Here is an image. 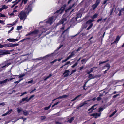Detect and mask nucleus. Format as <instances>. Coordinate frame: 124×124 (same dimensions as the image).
Wrapping results in <instances>:
<instances>
[{
	"instance_id": "f257e3e1",
	"label": "nucleus",
	"mask_w": 124,
	"mask_h": 124,
	"mask_svg": "<svg viewBox=\"0 0 124 124\" xmlns=\"http://www.w3.org/2000/svg\"><path fill=\"white\" fill-rule=\"evenodd\" d=\"M29 5L28 6V8L25 9V11H22L20 13L19 16V18L20 20H25L26 19L27 14L29 12L31 11V9L29 10Z\"/></svg>"
},
{
	"instance_id": "f03ea898",
	"label": "nucleus",
	"mask_w": 124,
	"mask_h": 124,
	"mask_svg": "<svg viewBox=\"0 0 124 124\" xmlns=\"http://www.w3.org/2000/svg\"><path fill=\"white\" fill-rule=\"evenodd\" d=\"M100 0H97L95 3L93 5L92 7V9L93 10H95L96 8L100 4Z\"/></svg>"
},
{
	"instance_id": "7ed1b4c3",
	"label": "nucleus",
	"mask_w": 124,
	"mask_h": 124,
	"mask_svg": "<svg viewBox=\"0 0 124 124\" xmlns=\"http://www.w3.org/2000/svg\"><path fill=\"white\" fill-rule=\"evenodd\" d=\"M18 44L17 43L13 44L10 43L8 44H5L3 45L4 47H6L16 46H18Z\"/></svg>"
},
{
	"instance_id": "20e7f679",
	"label": "nucleus",
	"mask_w": 124,
	"mask_h": 124,
	"mask_svg": "<svg viewBox=\"0 0 124 124\" xmlns=\"http://www.w3.org/2000/svg\"><path fill=\"white\" fill-rule=\"evenodd\" d=\"M65 15H64L63 17L62 18L61 20L60 21L59 23L60 24H63L64 22H66L68 18V16L67 17H65Z\"/></svg>"
},
{
	"instance_id": "39448f33",
	"label": "nucleus",
	"mask_w": 124,
	"mask_h": 124,
	"mask_svg": "<svg viewBox=\"0 0 124 124\" xmlns=\"http://www.w3.org/2000/svg\"><path fill=\"white\" fill-rule=\"evenodd\" d=\"M101 114V113H95L91 114V116H93L95 118H97L98 117L100 116Z\"/></svg>"
},
{
	"instance_id": "423d86ee",
	"label": "nucleus",
	"mask_w": 124,
	"mask_h": 124,
	"mask_svg": "<svg viewBox=\"0 0 124 124\" xmlns=\"http://www.w3.org/2000/svg\"><path fill=\"white\" fill-rule=\"evenodd\" d=\"M97 105V104L94 105L93 106L90 108L88 110V111H90L91 110V111L89 113H91L93 110H95L96 108V107H95Z\"/></svg>"
},
{
	"instance_id": "0eeeda50",
	"label": "nucleus",
	"mask_w": 124,
	"mask_h": 124,
	"mask_svg": "<svg viewBox=\"0 0 124 124\" xmlns=\"http://www.w3.org/2000/svg\"><path fill=\"white\" fill-rule=\"evenodd\" d=\"M70 71L69 70H66L63 73V75H64V77H65L68 76L69 75Z\"/></svg>"
},
{
	"instance_id": "6e6552de",
	"label": "nucleus",
	"mask_w": 124,
	"mask_h": 124,
	"mask_svg": "<svg viewBox=\"0 0 124 124\" xmlns=\"http://www.w3.org/2000/svg\"><path fill=\"white\" fill-rule=\"evenodd\" d=\"M94 21V20L89 19L86 22V24L88 26V25H90L91 24L93 23L92 22Z\"/></svg>"
},
{
	"instance_id": "1a4fd4ad",
	"label": "nucleus",
	"mask_w": 124,
	"mask_h": 124,
	"mask_svg": "<svg viewBox=\"0 0 124 124\" xmlns=\"http://www.w3.org/2000/svg\"><path fill=\"white\" fill-rule=\"evenodd\" d=\"M53 17L50 18L47 21V22L46 23H49L50 24H51L52 23L53 21Z\"/></svg>"
},
{
	"instance_id": "9d476101",
	"label": "nucleus",
	"mask_w": 124,
	"mask_h": 124,
	"mask_svg": "<svg viewBox=\"0 0 124 124\" xmlns=\"http://www.w3.org/2000/svg\"><path fill=\"white\" fill-rule=\"evenodd\" d=\"M5 51H7L6 50H0V56L1 55H6L5 54Z\"/></svg>"
},
{
	"instance_id": "9b49d317",
	"label": "nucleus",
	"mask_w": 124,
	"mask_h": 124,
	"mask_svg": "<svg viewBox=\"0 0 124 124\" xmlns=\"http://www.w3.org/2000/svg\"><path fill=\"white\" fill-rule=\"evenodd\" d=\"M7 40L9 42H15L18 41V40L14 39H8Z\"/></svg>"
},
{
	"instance_id": "f8f14e48",
	"label": "nucleus",
	"mask_w": 124,
	"mask_h": 124,
	"mask_svg": "<svg viewBox=\"0 0 124 124\" xmlns=\"http://www.w3.org/2000/svg\"><path fill=\"white\" fill-rule=\"evenodd\" d=\"M39 31L38 30H35L32 31H31V34H36L38 33Z\"/></svg>"
},
{
	"instance_id": "ddd939ff",
	"label": "nucleus",
	"mask_w": 124,
	"mask_h": 124,
	"mask_svg": "<svg viewBox=\"0 0 124 124\" xmlns=\"http://www.w3.org/2000/svg\"><path fill=\"white\" fill-rule=\"evenodd\" d=\"M120 37L119 36H117L115 40L113 42V43H117L119 40Z\"/></svg>"
},
{
	"instance_id": "4468645a",
	"label": "nucleus",
	"mask_w": 124,
	"mask_h": 124,
	"mask_svg": "<svg viewBox=\"0 0 124 124\" xmlns=\"http://www.w3.org/2000/svg\"><path fill=\"white\" fill-rule=\"evenodd\" d=\"M88 78L90 79H89V80L91 79L94 78H95V77L93 76V75L92 74H90L89 75Z\"/></svg>"
},
{
	"instance_id": "2eb2a0df",
	"label": "nucleus",
	"mask_w": 124,
	"mask_h": 124,
	"mask_svg": "<svg viewBox=\"0 0 124 124\" xmlns=\"http://www.w3.org/2000/svg\"><path fill=\"white\" fill-rule=\"evenodd\" d=\"M8 79H6L5 80L1 81H0V84H4L7 82L8 81Z\"/></svg>"
},
{
	"instance_id": "dca6fc26",
	"label": "nucleus",
	"mask_w": 124,
	"mask_h": 124,
	"mask_svg": "<svg viewBox=\"0 0 124 124\" xmlns=\"http://www.w3.org/2000/svg\"><path fill=\"white\" fill-rule=\"evenodd\" d=\"M86 23H84L82 24L81 27V28L82 29L85 28H86L87 26V25H86Z\"/></svg>"
},
{
	"instance_id": "f3484780",
	"label": "nucleus",
	"mask_w": 124,
	"mask_h": 124,
	"mask_svg": "<svg viewBox=\"0 0 124 124\" xmlns=\"http://www.w3.org/2000/svg\"><path fill=\"white\" fill-rule=\"evenodd\" d=\"M98 14L97 13L95 14L94 15H93L92 17L91 18L93 19L97 18Z\"/></svg>"
},
{
	"instance_id": "a211bd4d",
	"label": "nucleus",
	"mask_w": 124,
	"mask_h": 124,
	"mask_svg": "<svg viewBox=\"0 0 124 124\" xmlns=\"http://www.w3.org/2000/svg\"><path fill=\"white\" fill-rule=\"evenodd\" d=\"M11 64V63L10 62H9L7 64H6L4 66L2 67L1 68H4L5 67H7Z\"/></svg>"
},
{
	"instance_id": "6ab92c4d",
	"label": "nucleus",
	"mask_w": 124,
	"mask_h": 124,
	"mask_svg": "<svg viewBox=\"0 0 124 124\" xmlns=\"http://www.w3.org/2000/svg\"><path fill=\"white\" fill-rule=\"evenodd\" d=\"M23 111V114L25 116H26L28 114V112L26 110H24V111Z\"/></svg>"
},
{
	"instance_id": "aec40b11",
	"label": "nucleus",
	"mask_w": 124,
	"mask_h": 124,
	"mask_svg": "<svg viewBox=\"0 0 124 124\" xmlns=\"http://www.w3.org/2000/svg\"><path fill=\"white\" fill-rule=\"evenodd\" d=\"M108 61H109V60H107L105 61H103V62L100 61L99 62V65H100L101 64L106 63V62H108Z\"/></svg>"
},
{
	"instance_id": "412c9836",
	"label": "nucleus",
	"mask_w": 124,
	"mask_h": 124,
	"mask_svg": "<svg viewBox=\"0 0 124 124\" xmlns=\"http://www.w3.org/2000/svg\"><path fill=\"white\" fill-rule=\"evenodd\" d=\"M52 76V75L51 74H50L49 76L46 77L44 80V81L46 80L47 79L51 77Z\"/></svg>"
},
{
	"instance_id": "4be33fe9",
	"label": "nucleus",
	"mask_w": 124,
	"mask_h": 124,
	"mask_svg": "<svg viewBox=\"0 0 124 124\" xmlns=\"http://www.w3.org/2000/svg\"><path fill=\"white\" fill-rule=\"evenodd\" d=\"M74 117H73L72 118H71L70 119L68 120V121L70 123H71L73 120H74Z\"/></svg>"
},
{
	"instance_id": "5701e85b",
	"label": "nucleus",
	"mask_w": 124,
	"mask_h": 124,
	"mask_svg": "<svg viewBox=\"0 0 124 124\" xmlns=\"http://www.w3.org/2000/svg\"><path fill=\"white\" fill-rule=\"evenodd\" d=\"M81 94H80L79 95H78V96H77L75 98L73 99L71 101H74L75 100H76L79 97H80L81 96Z\"/></svg>"
},
{
	"instance_id": "b1692460",
	"label": "nucleus",
	"mask_w": 124,
	"mask_h": 124,
	"mask_svg": "<svg viewBox=\"0 0 124 124\" xmlns=\"http://www.w3.org/2000/svg\"><path fill=\"white\" fill-rule=\"evenodd\" d=\"M82 16V14L81 13H78L77 15V16L76 17L77 19L81 17Z\"/></svg>"
},
{
	"instance_id": "393cba45",
	"label": "nucleus",
	"mask_w": 124,
	"mask_h": 124,
	"mask_svg": "<svg viewBox=\"0 0 124 124\" xmlns=\"http://www.w3.org/2000/svg\"><path fill=\"white\" fill-rule=\"evenodd\" d=\"M117 112V111L115 110L114 112H113L109 116L110 117H112L116 112Z\"/></svg>"
},
{
	"instance_id": "a878e982",
	"label": "nucleus",
	"mask_w": 124,
	"mask_h": 124,
	"mask_svg": "<svg viewBox=\"0 0 124 124\" xmlns=\"http://www.w3.org/2000/svg\"><path fill=\"white\" fill-rule=\"evenodd\" d=\"M35 96V95H32L31 96L28 100H27V102H28L31 99H32V98H33V97H34Z\"/></svg>"
},
{
	"instance_id": "bb28decb",
	"label": "nucleus",
	"mask_w": 124,
	"mask_h": 124,
	"mask_svg": "<svg viewBox=\"0 0 124 124\" xmlns=\"http://www.w3.org/2000/svg\"><path fill=\"white\" fill-rule=\"evenodd\" d=\"M75 51L74 50L71 53V54L70 55L72 57L73 56L75 55L76 52H75Z\"/></svg>"
},
{
	"instance_id": "cd10ccee",
	"label": "nucleus",
	"mask_w": 124,
	"mask_h": 124,
	"mask_svg": "<svg viewBox=\"0 0 124 124\" xmlns=\"http://www.w3.org/2000/svg\"><path fill=\"white\" fill-rule=\"evenodd\" d=\"M106 107H104V108H103L102 107H100L99 108V110L98 111V112H100L101 111H102L103 110V109L105 108Z\"/></svg>"
},
{
	"instance_id": "c85d7f7f",
	"label": "nucleus",
	"mask_w": 124,
	"mask_h": 124,
	"mask_svg": "<svg viewBox=\"0 0 124 124\" xmlns=\"http://www.w3.org/2000/svg\"><path fill=\"white\" fill-rule=\"evenodd\" d=\"M17 111L18 112V113H20L21 111H22V109H20L19 108H17Z\"/></svg>"
},
{
	"instance_id": "c756f323",
	"label": "nucleus",
	"mask_w": 124,
	"mask_h": 124,
	"mask_svg": "<svg viewBox=\"0 0 124 124\" xmlns=\"http://www.w3.org/2000/svg\"><path fill=\"white\" fill-rule=\"evenodd\" d=\"M93 23L91 24L89 26L87 29V30H89L90 29H91L92 27L93 26Z\"/></svg>"
},
{
	"instance_id": "7c9ffc66",
	"label": "nucleus",
	"mask_w": 124,
	"mask_h": 124,
	"mask_svg": "<svg viewBox=\"0 0 124 124\" xmlns=\"http://www.w3.org/2000/svg\"><path fill=\"white\" fill-rule=\"evenodd\" d=\"M28 0H22L21 4H22L23 3L24 4H25L27 2Z\"/></svg>"
},
{
	"instance_id": "2f4dec72",
	"label": "nucleus",
	"mask_w": 124,
	"mask_h": 124,
	"mask_svg": "<svg viewBox=\"0 0 124 124\" xmlns=\"http://www.w3.org/2000/svg\"><path fill=\"white\" fill-rule=\"evenodd\" d=\"M8 7L6 6L5 5H3L2 7V9H6L7 8H8Z\"/></svg>"
},
{
	"instance_id": "473e14b6",
	"label": "nucleus",
	"mask_w": 124,
	"mask_h": 124,
	"mask_svg": "<svg viewBox=\"0 0 124 124\" xmlns=\"http://www.w3.org/2000/svg\"><path fill=\"white\" fill-rule=\"evenodd\" d=\"M104 67H108V70L109 69L110 67V65L108 64H107L106 65L104 66Z\"/></svg>"
},
{
	"instance_id": "72a5a7b5",
	"label": "nucleus",
	"mask_w": 124,
	"mask_h": 124,
	"mask_svg": "<svg viewBox=\"0 0 124 124\" xmlns=\"http://www.w3.org/2000/svg\"><path fill=\"white\" fill-rule=\"evenodd\" d=\"M75 5V3L73 4L72 6H70L69 7V9H71L74 6V5Z\"/></svg>"
},
{
	"instance_id": "f704fd0d",
	"label": "nucleus",
	"mask_w": 124,
	"mask_h": 124,
	"mask_svg": "<svg viewBox=\"0 0 124 124\" xmlns=\"http://www.w3.org/2000/svg\"><path fill=\"white\" fill-rule=\"evenodd\" d=\"M51 107V105H50L49 106L47 107H46L44 109L45 110H48Z\"/></svg>"
},
{
	"instance_id": "c9c22d12",
	"label": "nucleus",
	"mask_w": 124,
	"mask_h": 124,
	"mask_svg": "<svg viewBox=\"0 0 124 124\" xmlns=\"http://www.w3.org/2000/svg\"><path fill=\"white\" fill-rule=\"evenodd\" d=\"M98 68L97 67H95L92 68L91 69V70L93 72L94 70H95Z\"/></svg>"
},
{
	"instance_id": "e433bc0d",
	"label": "nucleus",
	"mask_w": 124,
	"mask_h": 124,
	"mask_svg": "<svg viewBox=\"0 0 124 124\" xmlns=\"http://www.w3.org/2000/svg\"><path fill=\"white\" fill-rule=\"evenodd\" d=\"M78 64V62H77L75 64H74L73 65H72L71 67L72 68H73L76 66Z\"/></svg>"
},
{
	"instance_id": "4c0bfd02",
	"label": "nucleus",
	"mask_w": 124,
	"mask_h": 124,
	"mask_svg": "<svg viewBox=\"0 0 124 124\" xmlns=\"http://www.w3.org/2000/svg\"><path fill=\"white\" fill-rule=\"evenodd\" d=\"M22 26H18L17 27V30H19L21 29V28H22Z\"/></svg>"
},
{
	"instance_id": "58836bf2",
	"label": "nucleus",
	"mask_w": 124,
	"mask_h": 124,
	"mask_svg": "<svg viewBox=\"0 0 124 124\" xmlns=\"http://www.w3.org/2000/svg\"><path fill=\"white\" fill-rule=\"evenodd\" d=\"M30 39V38H24V39H22V40H21L20 41H19V42H23V41H24V40H26V39Z\"/></svg>"
},
{
	"instance_id": "ea45409f",
	"label": "nucleus",
	"mask_w": 124,
	"mask_h": 124,
	"mask_svg": "<svg viewBox=\"0 0 124 124\" xmlns=\"http://www.w3.org/2000/svg\"><path fill=\"white\" fill-rule=\"evenodd\" d=\"M46 116H42L41 117V120H43L45 119L46 118Z\"/></svg>"
},
{
	"instance_id": "a19ab883",
	"label": "nucleus",
	"mask_w": 124,
	"mask_h": 124,
	"mask_svg": "<svg viewBox=\"0 0 124 124\" xmlns=\"http://www.w3.org/2000/svg\"><path fill=\"white\" fill-rule=\"evenodd\" d=\"M25 75L24 74H23L21 75H20L19 76V78H22L23 77L25 76Z\"/></svg>"
},
{
	"instance_id": "79ce46f5",
	"label": "nucleus",
	"mask_w": 124,
	"mask_h": 124,
	"mask_svg": "<svg viewBox=\"0 0 124 124\" xmlns=\"http://www.w3.org/2000/svg\"><path fill=\"white\" fill-rule=\"evenodd\" d=\"M12 111V109L9 110L7 112L8 114H9Z\"/></svg>"
},
{
	"instance_id": "37998d69",
	"label": "nucleus",
	"mask_w": 124,
	"mask_h": 124,
	"mask_svg": "<svg viewBox=\"0 0 124 124\" xmlns=\"http://www.w3.org/2000/svg\"><path fill=\"white\" fill-rule=\"evenodd\" d=\"M82 48L81 47H80L77 50H76L75 51L76 52H78L80 51L81 49Z\"/></svg>"
},
{
	"instance_id": "c03bdc74",
	"label": "nucleus",
	"mask_w": 124,
	"mask_h": 124,
	"mask_svg": "<svg viewBox=\"0 0 124 124\" xmlns=\"http://www.w3.org/2000/svg\"><path fill=\"white\" fill-rule=\"evenodd\" d=\"M12 0H5V2L6 3H7L8 2H10Z\"/></svg>"
},
{
	"instance_id": "a18cd8bd",
	"label": "nucleus",
	"mask_w": 124,
	"mask_h": 124,
	"mask_svg": "<svg viewBox=\"0 0 124 124\" xmlns=\"http://www.w3.org/2000/svg\"><path fill=\"white\" fill-rule=\"evenodd\" d=\"M119 95H120L119 94H118L115 95L113 96V98H115L116 97L118 96H119Z\"/></svg>"
},
{
	"instance_id": "49530a36",
	"label": "nucleus",
	"mask_w": 124,
	"mask_h": 124,
	"mask_svg": "<svg viewBox=\"0 0 124 124\" xmlns=\"http://www.w3.org/2000/svg\"><path fill=\"white\" fill-rule=\"evenodd\" d=\"M76 69H75L73 70L71 72V73L70 75H71L72 74L74 73V72H76Z\"/></svg>"
},
{
	"instance_id": "de8ad7c7",
	"label": "nucleus",
	"mask_w": 124,
	"mask_h": 124,
	"mask_svg": "<svg viewBox=\"0 0 124 124\" xmlns=\"http://www.w3.org/2000/svg\"><path fill=\"white\" fill-rule=\"evenodd\" d=\"M62 98H63L62 96L59 97H58L57 98L53 100V101H54L55 100H56V99H62Z\"/></svg>"
},
{
	"instance_id": "09e8293b",
	"label": "nucleus",
	"mask_w": 124,
	"mask_h": 124,
	"mask_svg": "<svg viewBox=\"0 0 124 124\" xmlns=\"http://www.w3.org/2000/svg\"><path fill=\"white\" fill-rule=\"evenodd\" d=\"M59 103V102H56V103H55L54 105H52V107H54V106L55 105H57Z\"/></svg>"
},
{
	"instance_id": "8fccbe9b",
	"label": "nucleus",
	"mask_w": 124,
	"mask_h": 124,
	"mask_svg": "<svg viewBox=\"0 0 124 124\" xmlns=\"http://www.w3.org/2000/svg\"><path fill=\"white\" fill-rule=\"evenodd\" d=\"M70 61H68L64 65V66H66V65H68L70 63Z\"/></svg>"
},
{
	"instance_id": "3c124183",
	"label": "nucleus",
	"mask_w": 124,
	"mask_h": 124,
	"mask_svg": "<svg viewBox=\"0 0 124 124\" xmlns=\"http://www.w3.org/2000/svg\"><path fill=\"white\" fill-rule=\"evenodd\" d=\"M101 98L99 97H97L96 99L97 101H99L100 100H101Z\"/></svg>"
},
{
	"instance_id": "603ef678",
	"label": "nucleus",
	"mask_w": 124,
	"mask_h": 124,
	"mask_svg": "<svg viewBox=\"0 0 124 124\" xmlns=\"http://www.w3.org/2000/svg\"><path fill=\"white\" fill-rule=\"evenodd\" d=\"M0 23H1L2 24L4 25L5 23L2 20H0Z\"/></svg>"
},
{
	"instance_id": "864d4df0",
	"label": "nucleus",
	"mask_w": 124,
	"mask_h": 124,
	"mask_svg": "<svg viewBox=\"0 0 124 124\" xmlns=\"http://www.w3.org/2000/svg\"><path fill=\"white\" fill-rule=\"evenodd\" d=\"M109 1V0H104L103 3V4H105L107 2Z\"/></svg>"
},
{
	"instance_id": "5fc2aeb1",
	"label": "nucleus",
	"mask_w": 124,
	"mask_h": 124,
	"mask_svg": "<svg viewBox=\"0 0 124 124\" xmlns=\"http://www.w3.org/2000/svg\"><path fill=\"white\" fill-rule=\"evenodd\" d=\"M63 46L62 45H60L57 48V49L59 50L60 48H61Z\"/></svg>"
},
{
	"instance_id": "6e6d98bb",
	"label": "nucleus",
	"mask_w": 124,
	"mask_h": 124,
	"mask_svg": "<svg viewBox=\"0 0 124 124\" xmlns=\"http://www.w3.org/2000/svg\"><path fill=\"white\" fill-rule=\"evenodd\" d=\"M81 61L83 62H85V63L86 62L87 60H86V59H82Z\"/></svg>"
},
{
	"instance_id": "4d7b16f0",
	"label": "nucleus",
	"mask_w": 124,
	"mask_h": 124,
	"mask_svg": "<svg viewBox=\"0 0 124 124\" xmlns=\"http://www.w3.org/2000/svg\"><path fill=\"white\" fill-rule=\"evenodd\" d=\"M0 17H5V16L4 15L0 13Z\"/></svg>"
},
{
	"instance_id": "13d9d810",
	"label": "nucleus",
	"mask_w": 124,
	"mask_h": 124,
	"mask_svg": "<svg viewBox=\"0 0 124 124\" xmlns=\"http://www.w3.org/2000/svg\"><path fill=\"white\" fill-rule=\"evenodd\" d=\"M62 96L63 98H65L67 97L68 96V95H62Z\"/></svg>"
},
{
	"instance_id": "bf43d9fd",
	"label": "nucleus",
	"mask_w": 124,
	"mask_h": 124,
	"mask_svg": "<svg viewBox=\"0 0 124 124\" xmlns=\"http://www.w3.org/2000/svg\"><path fill=\"white\" fill-rule=\"evenodd\" d=\"M27 93V92H24V93H22V94L20 96H22L23 95H24V94H26Z\"/></svg>"
},
{
	"instance_id": "052dcab7",
	"label": "nucleus",
	"mask_w": 124,
	"mask_h": 124,
	"mask_svg": "<svg viewBox=\"0 0 124 124\" xmlns=\"http://www.w3.org/2000/svg\"><path fill=\"white\" fill-rule=\"evenodd\" d=\"M33 82V80H31V81H29L28 82V83H32Z\"/></svg>"
},
{
	"instance_id": "680f3d73",
	"label": "nucleus",
	"mask_w": 124,
	"mask_h": 124,
	"mask_svg": "<svg viewBox=\"0 0 124 124\" xmlns=\"http://www.w3.org/2000/svg\"><path fill=\"white\" fill-rule=\"evenodd\" d=\"M27 100H26V99L25 98H23L22 99V102H23L24 101H25L27 102Z\"/></svg>"
},
{
	"instance_id": "e2e57ef3",
	"label": "nucleus",
	"mask_w": 124,
	"mask_h": 124,
	"mask_svg": "<svg viewBox=\"0 0 124 124\" xmlns=\"http://www.w3.org/2000/svg\"><path fill=\"white\" fill-rule=\"evenodd\" d=\"M102 20V18H101L100 19H99L97 21V22H99L101 21Z\"/></svg>"
},
{
	"instance_id": "0e129e2a",
	"label": "nucleus",
	"mask_w": 124,
	"mask_h": 124,
	"mask_svg": "<svg viewBox=\"0 0 124 124\" xmlns=\"http://www.w3.org/2000/svg\"><path fill=\"white\" fill-rule=\"evenodd\" d=\"M72 57L70 55L67 57V59L68 60V59H70Z\"/></svg>"
},
{
	"instance_id": "69168bd1",
	"label": "nucleus",
	"mask_w": 124,
	"mask_h": 124,
	"mask_svg": "<svg viewBox=\"0 0 124 124\" xmlns=\"http://www.w3.org/2000/svg\"><path fill=\"white\" fill-rule=\"evenodd\" d=\"M15 78H10V79H8V81H11V80H12L15 79Z\"/></svg>"
},
{
	"instance_id": "338daca9",
	"label": "nucleus",
	"mask_w": 124,
	"mask_h": 124,
	"mask_svg": "<svg viewBox=\"0 0 124 124\" xmlns=\"http://www.w3.org/2000/svg\"><path fill=\"white\" fill-rule=\"evenodd\" d=\"M73 0H69L68 2V4H69L71 2L73 1Z\"/></svg>"
},
{
	"instance_id": "774afa93",
	"label": "nucleus",
	"mask_w": 124,
	"mask_h": 124,
	"mask_svg": "<svg viewBox=\"0 0 124 124\" xmlns=\"http://www.w3.org/2000/svg\"><path fill=\"white\" fill-rule=\"evenodd\" d=\"M21 0H16L15 1V2H16V3H18Z\"/></svg>"
}]
</instances>
